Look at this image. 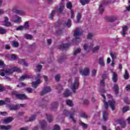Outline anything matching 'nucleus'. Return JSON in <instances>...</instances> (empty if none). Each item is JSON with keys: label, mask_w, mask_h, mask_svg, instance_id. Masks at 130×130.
<instances>
[{"label": "nucleus", "mask_w": 130, "mask_h": 130, "mask_svg": "<svg viewBox=\"0 0 130 130\" xmlns=\"http://www.w3.org/2000/svg\"><path fill=\"white\" fill-rule=\"evenodd\" d=\"M66 103L67 105H69V106H70V107H72L73 106V102L71 101L70 100H67L66 101Z\"/></svg>", "instance_id": "39"}, {"label": "nucleus", "mask_w": 130, "mask_h": 130, "mask_svg": "<svg viewBox=\"0 0 130 130\" xmlns=\"http://www.w3.org/2000/svg\"><path fill=\"white\" fill-rule=\"evenodd\" d=\"M12 45L14 47H18L19 46V43L18 42H13Z\"/></svg>", "instance_id": "52"}, {"label": "nucleus", "mask_w": 130, "mask_h": 130, "mask_svg": "<svg viewBox=\"0 0 130 130\" xmlns=\"http://www.w3.org/2000/svg\"><path fill=\"white\" fill-rule=\"evenodd\" d=\"M100 86L102 88H104V87H105V80H104V79H102L101 81Z\"/></svg>", "instance_id": "41"}, {"label": "nucleus", "mask_w": 130, "mask_h": 130, "mask_svg": "<svg viewBox=\"0 0 130 130\" xmlns=\"http://www.w3.org/2000/svg\"><path fill=\"white\" fill-rule=\"evenodd\" d=\"M75 112H76V111H75V109H72L71 111H67V110H64V111H63V114H64L65 116H69V115H70V118H71V119L72 120V121L74 122V123H76V120H75V119L74 118Z\"/></svg>", "instance_id": "2"}, {"label": "nucleus", "mask_w": 130, "mask_h": 130, "mask_svg": "<svg viewBox=\"0 0 130 130\" xmlns=\"http://www.w3.org/2000/svg\"><path fill=\"white\" fill-rule=\"evenodd\" d=\"M14 23H21L22 20H21V17H18V18L13 21Z\"/></svg>", "instance_id": "53"}, {"label": "nucleus", "mask_w": 130, "mask_h": 130, "mask_svg": "<svg viewBox=\"0 0 130 130\" xmlns=\"http://www.w3.org/2000/svg\"><path fill=\"white\" fill-rule=\"evenodd\" d=\"M7 31L6 29L3 27H0V34H6Z\"/></svg>", "instance_id": "43"}, {"label": "nucleus", "mask_w": 130, "mask_h": 130, "mask_svg": "<svg viewBox=\"0 0 130 130\" xmlns=\"http://www.w3.org/2000/svg\"><path fill=\"white\" fill-rule=\"evenodd\" d=\"M1 68H5V63L0 60V69H1Z\"/></svg>", "instance_id": "62"}, {"label": "nucleus", "mask_w": 130, "mask_h": 130, "mask_svg": "<svg viewBox=\"0 0 130 130\" xmlns=\"http://www.w3.org/2000/svg\"><path fill=\"white\" fill-rule=\"evenodd\" d=\"M106 20H108V22H114L116 18L115 17H106Z\"/></svg>", "instance_id": "21"}, {"label": "nucleus", "mask_w": 130, "mask_h": 130, "mask_svg": "<svg viewBox=\"0 0 130 130\" xmlns=\"http://www.w3.org/2000/svg\"><path fill=\"white\" fill-rule=\"evenodd\" d=\"M81 52V48H78L77 49L75 50L74 51V55H76V54H78V53H80Z\"/></svg>", "instance_id": "50"}, {"label": "nucleus", "mask_w": 130, "mask_h": 130, "mask_svg": "<svg viewBox=\"0 0 130 130\" xmlns=\"http://www.w3.org/2000/svg\"><path fill=\"white\" fill-rule=\"evenodd\" d=\"M9 108L10 110H17V109H19L20 108V105H9Z\"/></svg>", "instance_id": "13"}, {"label": "nucleus", "mask_w": 130, "mask_h": 130, "mask_svg": "<svg viewBox=\"0 0 130 130\" xmlns=\"http://www.w3.org/2000/svg\"><path fill=\"white\" fill-rule=\"evenodd\" d=\"M67 9H69V10H72V8H73V5L71 2H69L66 6Z\"/></svg>", "instance_id": "40"}, {"label": "nucleus", "mask_w": 130, "mask_h": 130, "mask_svg": "<svg viewBox=\"0 0 130 130\" xmlns=\"http://www.w3.org/2000/svg\"><path fill=\"white\" fill-rule=\"evenodd\" d=\"M100 49V47L99 46H96L92 48V51L93 53L96 52V51H98L99 49Z\"/></svg>", "instance_id": "32"}, {"label": "nucleus", "mask_w": 130, "mask_h": 130, "mask_svg": "<svg viewBox=\"0 0 130 130\" xmlns=\"http://www.w3.org/2000/svg\"><path fill=\"white\" fill-rule=\"evenodd\" d=\"M55 10L52 11V13L49 15V18L50 19V20H52V18H53V15L55 14Z\"/></svg>", "instance_id": "47"}, {"label": "nucleus", "mask_w": 130, "mask_h": 130, "mask_svg": "<svg viewBox=\"0 0 130 130\" xmlns=\"http://www.w3.org/2000/svg\"><path fill=\"white\" fill-rule=\"evenodd\" d=\"M80 2L82 6H85V5H87V4L90 3V0H80Z\"/></svg>", "instance_id": "29"}, {"label": "nucleus", "mask_w": 130, "mask_h": 130, "mask_svg": "<svg viewBox=\"0 0 130 130\" xmlns=\"http://www.w3.org/2000/svg\"><path fill=\"white\" fill-rule=\"evenodd\" d=\"M36 118V115H32L28 121H33Z\"/></svg>", "instance_id": "46"}, {"label": "nucleus", "mask_w": 130, "mask_h": 130, "mask_svg": "<svg viewBox=\"0 0 130 130\" xmlns=\"http://www.w3.org/2000/svg\"><path fill=\"white\" fill-rule=\"evenodd\" d=\"M31 78H32L31 76L27 75H22L21 77H20L19 81H24L25 79H31Z\"/></svg>", "instance_id": "16"}, {"label": "nucleus", "mask_w": 130, "mask_h": 130, "mask_svg": "<svg viewBox=\"0 0 130 130\" xmlns=\"http://www.w3.org/2000/svg\"><path fill=\"white\" fill-rule=\"evenodd\" d=\"M63 8H64V5H63V4H61L59 8L56 10V12L58 13V14L62 13V11H63Z\"/></svg>", "instance_id": "22"}, {"label": "nucleus", "mask_w": 130, "mask_h": 130, "mask_svg": "<svg viewBox=\"0 0 130 130\" xmlns=\"http://www.w3.org/2000/svg\"><path fill=\"white\" fill-rule=\"evenodd\" d=\"M14 120V118L13 117H8V118L6 119L5 120H4V122L5 123H8L9 122H12V121H13V120Z\"/></svg>", "instance_id": "28"}, {"label": "nucleus", "mask_w": 130, "mask_h": 130, "mask_svg": "<svg viewBox=\"0 0 130 130\" xmlns=\"http://www.w3.org/2000/svg\"><path fill=\"white\" fill-rule=\"evenodd\" d=\"M56 33L58 35H61L63 33V28H59L56 31Z\"/></svg>", "instance_id": "36"}, {"label": "nucleus", "mask_w": 130, "mask_h": 130, "mask_svg": "<svg viewBox=\"0 0 130 130\" xmlns=\"http://www.w3.org/2000/svg\"><path fill=\"white\" fill-rule=\"evenodd\" d=\"M83 104L85 106H87L89 104V101H88V100H84L83 101Z\"/></svg>", "instance_id": "60"}, {"label": "nucleus", "mask_w": 130, "mask_h": 130, "mask_svg": "<svg viewBox=\"0 0 130 130\" xmlns=\"http://www.w3.org/2000/svg\"><path fill=\"white\" fill-rule=\"evenodd\" d=\"M64 25L68 27V28H71L72 27V20L68 19L67 22L64 23Z\"/></svg>", "instance_id": "19"}, {"label": "nucleus", "mask_w": 130, "mask_h": 130, "mask_svg": "<svg viewBox=\"0 0 130 130\" xmlns=\"http://www.w3.org/2000/svg\"><path fill=\"white\" fill-rule=\"evenodd\" d=\"M103 5H104V4H102L99 6V10L100 14H102V13L104 12V8H103Z\"/></svg>", "instance_id": "31"}, {"label": "nucleus", "mask_w": 130, "mask_h": 130, "mask_svg": "<svg viewBox=\"0 0 130 130\" xmlns=\"http://www.w3.org/2000/svg\"><path fill=\"white\" fill-rule=\"evenodd\" d=\"M77 21L76 23H80V21L82 18V14L81 13H78L76 15Z\"/></svg>", "instance_id": "26"}, {"label": "nucleus", "mask_w": 130, "mask_h": 130, "mask_svg": "<svg viewBox=\"0 0 130 130\" xmlns=\"http://www.w3.org/2000/svg\"><path fill=\"white\" fill-rule=\"evenodd\" d=\"M40 74H38L37 77H36L35 79V80H37V81L32 83V87L34 88V89H36V88L38 87V85L41 83V81L40 80Z\"/></svg>", "instance_id": "6"}, {"label": "nucleus", "mask_w": 130, "mask_h": 130, "mask_svg": "<svg viewBox=\"0 0 130 130\" xmlns=\"http://www.w3.org/2000/svg\"><path fill=\"white\" fill-rule=\"evenodd\" d=\"M66 58V56H61L60 58L58 59V61L60 63H61L62 61H63V60Z\"/></svg>", "instance_id": "42"}, {"label": "nucleus", "mask_w": 130, "mask_h": 130, "mask_svg": "<svg viewBox=\"0 0 130 130\" xmlns=\"http://www.w3.org/2000/svg\"><path fill=\"white\" fill-rule=\"evenodd\" d=\"M12 94L14 95L17 99H20V100H24L25 99H28V97L25 94H20L17 91L13 92Z\"/></svg>", "instance_id": "5"}, {"label": "nucleus", "mask_w": 130, "mask_h": 130, "mask_svg": "<svg viewBox=\"0 0 130 130\" xmlns=\"http://www.w3.org/2000/svg\"><path fill=\"white\" fill-rule=\"evenodd\" d=\"M79 124L80 125H81V126H82L84 129H87V128H88V124L82 122V121H80L79 122Z\"/></svg>", "instance_id": "24"}, {"label": "nucleus", "mask_w": 130, "mask_h": 130, "mask_svg": "<svg viewBox=\"0 0 130 130\" xmlns=\"http://www.w3.org/2000/svg\"><path fill=\"white\" fill-rule=\"evenodd\" d=\"M57 106H58V102H55L51 104V110H54V109H56L57 108Z\"/></svg>", "instance_id": "17"}, {"label": "nucleus", "mask_w": 130, "mask_h": 130, "mask_svg": "<svg viewBox=\"0 0 130 130\" xmlns=\"http://www.w3.org/2000/svg\"><path fill=\"white\" fill-rule=\"evenodd\" d=\"M110 55H111V56L112 57V60L115 59V58H116V55H115V54H113L112 53H110Z\"/></svg>", "instance_id": "58"}, {"label": "nucleus", "mask_w": 130, "mask_h": 130, "mask_svg": "<svg viewBox=\"0 0 130 130\" xmlns=\"http://www.w3.org/2000/svg\"><path fill=\"white\" fill-rule=\"evenodd\" d=\"M56 89L58 90V92L60 93V92H61V91H62V86L60 85L59 84L56 86Z\"/></svg>", "instance_id": "35"}, {"label": "nucleus", "mask_w": 130, "mask_h": 130, "mask_svg": "<svg viewBox=\"0 0 130 130\" xmlns=\"http://www.w3.org/2000/svg\"><path fill=\"white\" fill-rule=\"evenodd\" d=\"M113 89L116 95H118L119 93V87L118 85L115 84L113 86Z\"/></svg>", "instance_id": "14"}, {"label": "nucleus", "mask_w": 130, "mask_h": 130, "mask_svg": "<svg viewBox=\"0 0 130 130\" xmlns=\"http://www.w3.org/2000/svg\"><path fill=\"white\" fill-rule=\"evenodd\" d=\"M4 22L5 23L4 25L6 27H11L12 26V23L9 21V18L7 16L5 17Z\"/></svg>", "instance_id": "12"}, {"label": "nucleus", "mask_w": 130, "mask_h": 130, "mask_svg": "<svg viewBox=\"0 0 130 130\" xmlns=\"http://www.w3.org/2000/svg\"><path fill=\"white\" fill-rule=\"evenodd\" d=\"M51 91V88L49 86L45 87L42 91L41 92L40 95L41 96H43V95H45V94H47V93H49Z\"/></svg>", "instance_id": "7"}, {"label": "nucleus", "mask_w": 130, "mask_h": 130, "mask_svg": "<svg viewBox=\"0 0 130 130\" xmlns=\"http://www.w3.org/2000/svg\"><path fill=\"white\" fill-rule=\"evenodd\" d=\"M47 119L48 121V122H51L52 121V115H49L48 116H47Z\"/></svg>", "instance_id": "38"}, {"label": "nucleus", "mask_w": 130, "mask_h": 130, "mask_svg": "<svg viewBox=\"0 0 130 130\" xmlns=\"http://www.w3.org/2000/svg\"><path fill=\"white\" fill-rule=\"evenodd\" d=\"M24 29H27L29 28V22L28 21L25 22V24L23 26Z\"/></svg>", "instance_id": "54"}, {"label": "nucleus", "mask_w": 130, "mask_h": 130, "mask_svg": "<svg viewBox=\"0 0 130 130\" xmlns=\"http://www.w3.org/2000/svg\"><path fill=\"white\" fill-rule=\"evenodd\" d=\"M36 68L38 73H40V72H41V70H42V66L39 64L37 66Z\"/></svg>", "instance_id": "45"}, {"label": "nucleus", "mask_w": 130, "mask_h": 130, "mask_svg": "<svg viewBox=\"0 0 130 130\" xmlns=\"http://www.w3.org/2000/svg\"><path fill=\"white\" fill-rule=\"evenodd\" d=\"M102 97L104 98L103 102L105 103V111L103 112V117L104 121H106L108 119V112H107V108H108V105L110 106L112 110H115V101H109L108 103L106 102V96L105 94H101Z\"/></svg>", "instance_id": "1"}, {"label": "nucleus", "mask_w": 130, "mask_h": 130, "mask_svg": "<svg viewBox=\"0 0 130 130\" xmlns=\"http://www.w3.org/2000/svg\"><path fill=\"white\" fill-rule=\"evenodd\" d=\"M71 19H74V18H75V14L74 13V10H73V9L71 10Z\"/></svg>", "instance_id": "57"}, {"label": "nucleus", "mask_w": 130, "mask_h": 130, "mask_svg": "<svg viewBox=\"0 0 130 130\" xmlns=\"http://www.w3.org/2000/svg\"><path fill=\"white\" fill-rule=\"evenodd\" d=\"M128 110H129V107H123L122 109V111L123 113H124V112H126V111H128Z\"/></svg>", "instance_id": "44"}, {"label": "nucleus", "mask_w": 130, "mask_h": 130, "mask_svg": "<svg viewBox=\"0 0 130 130\" xmlns=\"http://www.w3.org/2000/svg\"><path fill=\"white\" fill-rule=\"evenodd\" d=\"M0 114L1 115H3V116H7L8 115V113L6 112H0Z\"/></svg>", "instance_id": "59"}, {"label": "nucleus", "mask_w": 130, "mask_h": 130, "mask_svg": "<svg viewBox=\"0 0 130 130\" xmlns=\"http://www.w3.org/2000/svg\"><path fill=\"white\" fill-rule=\"evenodd\" d=\"M99 63L101 67H105V63H104V59L103 57H100L99 60Z\"/></svg>", "instance_id": "18"}, {"label": "nucleus", "mask_w": 130, "mask_h": 130, "mask_svg": "<svg viewBox=\"0 0 130 130\" xmlns=\"http://www.w3.org/2000/svg\"><path fill=\"white\" fill-rule=\"evenodd\" d=\"M128 76H129V74H128V72H127V70H125V74L123 75L124 79L125 80H128Z\"/></svg>", "instance_id": "33"}, {"label": "nucleus", "mask_w": 130, "mask_h": 130, "mask_svg": "<svg viewBox=\"0 0 130 130\" xmlns=\"http://www.w3.org/2000/svg\"><path fill=\"white\" fill-rule=\"evenodd\" d=\"M71 46V44L67 43V44H63L59 46V49L60 50H63L64 49H67V48H69Z\"/></svg>", "instance_id": "10"}, {"label": "nucleus", "mask_w": 130, "mask_h": 130, "mask_svg": "<svg viewBox=\"0 0 130 130\" xmlns=\"http://www.w3.org/2000/svg\"><path fill=\"white\" fill-rule=\"evenodd\" d=\"M0 75L1 76H2V77H5V75H6V72H5V70L1 71Z\"/></svg>", "instance_id": "64"}, {"label": "nucleus", "mask_w": 130, "mask_h": 130, "mask_svg": "<svg viewBox=\"0 0 130 130\" xmlns=\"http://www.w3.org/2000/svg\"><path fill=\"white\" fill-rule=\"evenodd\" d=\"M24 29V27L23 26H20L16 28L17 31H20V30H23Z\"/></svg>", "instance_id": "63"}, {"label": "nucleus", "mask_w": 130, "mask_h": 130, "mask_svg": "<svg viewBox=\"0 0 130 130\" xmlns=\"http://www.w3.org/2000/svg\"><path fill=\"white\" fill-rule=\"evenodd\" d=\"M83 35V30H81L79 27H77L74 31V36L76 40H80V36Z\"/></svg>", "instance_id": "4"}, {"label": "nucleus", "mask_w": 130, "mask_h": 130, "mask_svg": "<svg viewBox=\"0 0 130 130\" xmlns=\"http://www.w3.org/2000/svg\"><path fill=\"white\" fill-rule=\"evenodd\" d=\"M79 85H80L79 78H76L74 83L71 84V89L74 93H76L77 89L79 88Z\"/></svg>", "instance_id": "3"}, {"label": "nucleus", "mask_w": 130, "mask_h": 130, "mask_svg": "<svg viewBox=\"0 0 130 130\" xmlns=\"http://www.w3.org/2000/svg\"><path fill=\"white\" fill-rule=\"evenodd\" d=\"M13 73L15 72H18V73H21V69L18 67H13L12 68Z\"/></svg>", "instance_id": "34"}, {"label": "nucleus", "mask_w": 130, "mask_h": 130, "mask_svg": "<svg viewBox=\"0 0 130 130\" xmlns=\"http://www.w3.org/2000/svg\"><path fill=\"white\" fill-rule=\"evenodd\" d=\"M72 95V92L69 89H66V91L63 93V96L64 97H70Z\"/></svg>", "instance_id": "15"}, {"label": "nucleus", "mask_w": 130, "mask_h": 130, "mask_svg": "<svg viewBox=\"0 0 130 130\" xmlns=\"http://www.w3.org/2000/svg\"><path fill=\"white\" fill-rule=\"evenodd\" d=\"M26 91L27 92V93H33V89L30 87H27L26 88Z\"/></svg>", "instance_id": "51"}, {"label": "nucleus", "mask_w": 130, "mask_h": 130, "mask_svg": "<svg viewBox=\"0 0 130 130\" xmlns=\"http://www.w3.org/2000/svg\"><path fill=\"white\" fill-rule=\"evenodd\" d=\"M80 117H82L83 118H85V119H87L88 118V115H86V113H82L80 114Z\"/></svg>", "instance_id": "48"}, {"label": "nucleus", "mask_w": 130, "mask_h": 130, "mask_svg": "<svg viewBox=\"0 0 130 130\" xmlns=\"http://www.w3.org/2000/svg\"><path fill=\"white\" fill-rule=\"evenodd\" d=\"M97 74V70H95V69H93L91 71V75L92 77H95V76H96Z\"/></svg>", "instance_id": "49"}, {"label": "nucleus", "mask_w": 130, "mask_h": 130, "mask_svg": "<svg viewBox=\"0 0 130 130\" xmlns=\"http://www.w3.org/2000/svg\"><path fill=\"white\" fill-rule=\"evenodd\" d=\"M1 129H3V130H8V129H11V126L10 125H1Z\"/></svg>", "instance_id": "27"}, {"label": "nucleus", "mask_w": 130, "mask_h": 130, "mask_svg": "<svg viewBox=\"0 0 130 130\" xmlns=\"http://www.w3.org/2000/svg\"><path fill=\"white\" fill-rule=\"evenodd\" d=\"M53 130H60V127L58 125H55Z\"/></svg>", "instance_id": "55"}, {"label": "nucleus", "mask_w": 130, "mask_h": 130, "mask_svg": "<svg viewBox=\"0 0 130 130\" xmlns=\"http://www.w3.org/2000/svg\"><path fill=\"white\" fill-rule=\"evenodd\" d=\"M55 81H56V82H58L59 81V80H60V77L59 76V75H56L55 77Z\"/></svg>", "instance_id": "61"}, {"label": "nucleus", "mask_w": 130, "mask_h": 130, "mask_svg": "<svg viewBox=\"0 0 130 130\" xmlns=\"http://www.w3.org/2000/svg\"><path fill=\"white\" fill-rule=\"evenodd\" d=\"M83 48L84 50H87L88 48H90V47L87 44H85L83 46Z\"/></svg>", "instance_id": "56"}, {"label": "nucleus", "mask_w": 130, "mask_h": 130, "mask_svg": "<svg viewBox=\"0 0 130 130\" xmlns=\"http://www.w3.org/2000/svg\"><path fill=\"white\" fill-rule=\"evenodd\" d=\"M40 123L42 129H46V127L47 126V123L46 122V121L43 120L40 122Z\"/></svg>", "instance_id": "11"}, {"label": "nucleus", "mask_w": 130, "mask_h": 130, "mask_svg": "<svg viewBox=\"0 0 130 130\" xmlns=\"http://www.w3.org/2000/svg\"><path fill=\"white\" fill-rule=\"evenodd\" d=\"M5 72L6 75H12V74L14 73L12 69H8L5 70Z\"/></svg>", "instance_id": "25"}, {"label": "nucleus", "mask_w": 130, "mask_h": 130, "mask_svg": "<svg viewBox=\"0 0 130 130\" xmlns=\"http://www.w3.org/2000/svg\"><path fill=\"white\" fill-rule=\"evenodd\" d=\"M128 28L127 25H124L122 27V35L124 37L125 36L126 32L127 31Z\"/></svg>", "instance_id": "20"}, {"label": "nucleus", "mask_w": 130, "mask_h": 130, "mask_svg": "<svg viewBox=\"0 0 130 130\" xmlns=\"http://www.w3.org/2000/svg\"><path fill=\"white\" fill-rule=\"evenodd\" d=\"M90 73V70L89 68H85L83 70H80V73L82 76H88Z\"/></svg>", "instance_id": "8"}, {"label": "nucleus", "mask_w": 130, "mask_h": 130, "mask_svg": "<svg viewBox=\"0 0 130 130\" xmlns=\"http://www.w3.org/2000/svg\"><path fill=\"white\" fill-rule=\"evenodd\" d=\"M19 63H21L24 66V67H28V63L25 61L24 59H19L18 60Z\"/></svg>", "instance_id": "23"}, {"label": "nucleus", "mask_w": 130, "mask_h": 130, "mask_svg": "<svg viewBox=\"0 0 130 130\" xmlns=\"http://www.w3.org/2000/svg\"><path fill=\"white\" fill-rule=\"evenodd\" d=\"M112 81H113L114 83H116V82L118 81V75L116 72H112Z\"/></svg>", "instance_id": "9"}, {"label": "nucleus", "mask_w": 130, "mask_h": 130, "mask_svg": "<svg viewBox=\"0 0 130 130\" xmlns=\"http://www.w3.org/2000/svg\"><path fill=\"white\" fill-rule=\"evenodd\" d=\"M24 37L26 39H29V40H32L33 39V36L31 35H25Z\"/></svg>", "instance_id": "37"}, {"label": "nucleus", "mask_w": 130, "mask_h": 130, "mask_svg": "<svg viewBox=\"0 0 130 130\" xmlns=\"http://www.w3.org/2000/svg\"><path fill=\"white\" fill-rule=\"evenodd\" d=\"M15 13L16 14H18V15H20V16H23L24 15V13L23 10H16L15 11Z\"/></svg>", "instance_id": "30"}]
</instances>
